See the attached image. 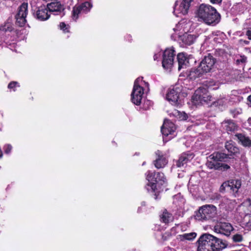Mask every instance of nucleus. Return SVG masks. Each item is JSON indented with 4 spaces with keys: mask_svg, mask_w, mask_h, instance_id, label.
I'll use <instances>...</instances> for the list:
<instances>
[{
    "mask_svg": "<svg viewBox=\"0 0 251 251\" xmlns=\"http://www.w3.org/2000/svg\"><path fill=\"white\" fill-rule=\"evenodd\" d=\"M225 148L229 154L215 151L210 154L208 158L206 165L209 169H214L221 171H226L230 169V166L226 164L221 163L225 161L228 158V155H236L239 153V149L235 145V143L232 141L226 142Z\"/></svg>",
    "mask_w": 251,
    "mask_h": 251,
    "instance_id": "1",
    "label": "nucleus"
},
{
    "mask_svg": "<svg viewBox=\"0 0 251 251\" xmlns=\"http://www.w3.org/2000/svg\"><path fill=\"white\" fill-rule=\"evenodd\" d=\"M197 243L198 251H221L228 245L226 241L209 233L202 234Z\"/></svg>",
    "mask_w": 251,
    "mask_h": 251,
    "instance_id": "2",
    "label": "nucleus"
},
{
    "mask_svg": "<svg viewBox=\"0 0 251 251\" xmlns=\"http://www.w3.org/2000/svg\"><path fill=\"white\" fill-rule=\"evenodd\" d=\"M146 179L148 181L146 185L147 190L154 193V199L157 200L160 192L167 186V179L164 174L149 171L146 173Z\"/></svg>",
    "mask_w": 251,
    "mask_h": 251,
    "instance_id": "3",
    "label": "nucleus"
},
{
    "mask_svg": "<svg viewBox=\"0 0 251 251\" xmlns=\"http://www.w3.org/2000/svg\"><path fill=\"white\" fill-rule=\"evenodd\" d=\"M198 16L208 25H215L219 23L221 19V16L215 8L204 4L200 5Z\"/></svg>",
    "mask_w": 251,
    "mask_h": 251,
    "instance_id": "4",
    "label": "nucleus"
},
{
    "mask_svg": "<svg viewBox=\"0 0 251 251\" xmlns=\"http://www.w3.org/2000/svg\"><path fill=\"white\" fill-rule=\"evenodd\" d=\"M216 63V59L211 54L205 56L197 68H192L190 72V76L192 78L199 77L203 74L210 72Z\"/></svg>",
    "mask_w": 251,
    "mask_h": 251,
    "instance_id": "5",
    "label": "nucleus"
},
{
    "mask_svg": "<svg viewBox=\"0 0 251 251\" xmlns=\"http://www.w3.org/2000/svg\"><path fill=\"white\" fill-rule=\"evenodd\" d=\"M217 214V208L212 204H206L200 207L195 212V218L198 221H207L215 217Z\"/></svg>",
    "mask_w": 251,
    "mask_h": 251,
    "instance_id": "6",
    "label": "nucleus"
},
{
    "mask_svg": "<svg viewBox=\"0 0 251 251\" xmlns=\"http://www.w3.org/2000/svg\"><path fill=\"white\" fill-rule=\"evenodd\" d=\"M28 5L27 2L22 3L18 7V11L15 16L16 25L23 27L26 23V18L28 14Z\"/></svg>",
    "mask_w": 251,
    "mask_h": 251,
    "instance_id": "7",
    "label": "nucleus"
},
{
    "mask_svg": "<svg viewBox=\"0 0 251 251\" xmlns=\"http://www.w3.org/2000/svg\"><path fill=\"white\" fill-rule=\"evenodd\" d=\"M144 89L139 85L138 79H136L131 94V100L133 103L136 105H140L144 94Z\"/></svg>",
    "mask_w": 251,
    "mask_h": 251,
    "instance_id": "8",
    "label": "nucleus"
},
{
    "mask_svg": "<svg viewBox=\"0 0 251 251\" xmlns=\"http://www.w3.org/2000/svg\"><path fill=\"white\" fill-rule=\"evenodd\" d=\"M175 50L173 48L166 49L163 54L162 67L165 69H171L174 64L175 57Z\"/></svg>",
    "mask_w": 251,
    "mask_h": 251,
    "instance_id": "9",
    "label": "nucleus"
},
{
    "mask_svg": "<svg viewBox=\"0 0 251 251\" xmlns=\"http://www.w3.org/2000/svg\"><path fill=\"white\" fill-rule=\"evenodd\" d=\"M181 89L178 87H174L169 89L166 94L167 100L171 102L172 104L178 106L181 105V100L179 99Z\"/></svg>",
    "mask_w": 251,
    "mask_h": 251,
    "instance_id": "10",
    "label": "nucleus"
},
{
    "mask_svg": "<svg viewBox=\"0 0 251 251\" xmlns=\"http://www.w3.org/2000/svg\"><path fill=\"white\" fill-rule=\"evenodd\" d=\"M92 7V4L89 1L84 2L80 4L75 5L73 8L72 18L76 21L81 13H88Z\"/></svg>",
    "mask_w": 251,
    "mask_h": 251,
    "instance_id": "11",
    "label": "nucleus"
},
{
    "mask_svg": "<svg viewBox=\"0 0 251 251\" xmlns=\"http://www.w3.org/2000/svg\"><path fill=\"white\" fill-rule=\"evenodd\" d=\"M233 230L232 226L229 223L220 222L214 226V231L221 234L229 236Z\"/></svg>",
    "mask_w": 251,
    "mask_h": 251,
    "instance_id": "12",
    "label": "nucleus"
},
{
    "mask_svg": "<svg viewBox=\"0 0 251 251\" xmlns=\"http://www.w3.org/2000/svg\"><path fill=\"white\" fill-rule=\"evenodd\" d=\"M156 159L153 161V164L157 169L163 168L168 163V160L165 154L160 150L155 151Z\"/></svg>",
    "mask_w": 251,
    "mask_h": 251,
    "instance_id": "13",
    "label": "nucleus"
},
{
    "mask_svg": "<svg viewBox=\"0 0 251 251\" xmlns=\"http://www.w3.org/2000/svg\"><path fill=\"white\" fill-rule=\"evenodd\" d=\"M50 12L54 13V15H64V6L59 1L52 2L47 5Z\"/></svg>",
    "mask_w": 251,
    "mask_h": 251,
    "instance_id": "14",
    "label": "nucleus"
},
{
    "mask_svg": "<svg viewBox=\"0 0 251 251\" xmlns=\"http://www.w3.org/2000/svg\"><path fill=\"white\" fill-rule=\"evenodd\" d=\"M49 11L47 5H41L38 7L36 13L34 14V16L37 20L41 21L47 20L50 17Z\"/></svg>",
    "mask_w": 251,
    "mask_h": 251,
    "instance_id": "15",
    "label": "nucleus"
},
{
    "mask_svg": "<svg viewBox=\"0 0 251 251\" xmlns=\"http://www.w3.org/2000/svg\"><path fill=\"white\" fill-rule=\"evenodd\" d=\"M194 154L190 152H183L179 157L178 159L176 161V166L177 167H181L186 164L194 158Z\"/></svg>",
    "mask_w": 251,
    "mask_h": 251,
    "instance_id": "16",
    "label": "nucleus"
},
{
    "mask_svg": "<svg viewBox=\"0 0 251 251\" xmlns=\"http://www.w3.org/2000/svg\"><path fill=\"white\" fill-rule=\"evenodd\" d=\"M208 90L206 88L202 86L199 87L195 92L192 97V99L194 102L196 103H201V98L205 95Z\"/></svg>",
    "mask_w": 251,
    "mask_h": 251,
    "instance_id": "17",
    "label": "nucleus"
},
{
    "mask_svg": "<svg viewBox=\"0 0 251 251\" xmlns=\"http://www.w3.org/2000/svg\"><path fill=\"white\" fill-rule=\"evenodd\" d=\"M175 131L174 125L172 122H164L161 126V131L163 135L167 136L174 133Z\"/></svg>",
    "mask_w": 251,
    "mask_h": 251,
    "instance_id": "18",
    "label": "nucleus"
},
{
    "mask_svg": "<svg viewBox=\"0 0 251 251\" xmlns=\"http://www.w3.org/2000/svg\"><path fill=\"white\" fill-rule=\"evenodd\" d=\"M174 217L173 214L169 212L166 209L163 210L162 213L160 215V220L165 224H168L171 222H173Z\"/></svg>",
    "mask_w": 251,
    "mask_h": 251,
    "instance_id": "19",
    "label": "nucleus"
},
{
    "mask_svg": "<svg viewBox=\"0 0 251 251\" xmlns=\"http://www.w3.org/2000/svg\"><path fill=\"white\" fill-rule=\"evenodd\" d=\"M177 59L178 64V70L186 68L187 63H188V59L185 53L183 52L179 53L177 55Z\"/></svg>",
    "mask_w": 251,
    "mask_h": 251,
    "instance_id": "20",
    "label": "nucleus"
},
{
    "mask_svg": "<svg viewBox=\"0 0 251 251\" xmlns=\"http://www.w3.org/2000/svg\"><path fill=\"white\" fill-rule=\"evenodd\" d=\"M230 183L231 187L230 189H232V195L236 197L241 186V181L240 179H230Z\"/></svg>",
    "mask_w": 251,
    "mask_h": 251,
    "instance_id": "21",
    "label": "nucleus"
},
{
    "mask_svg": "<svg viewBox=\"0 0 251 251\" xmlns=\"http://www.w3.org/2000/svg\"><path fill=\"white\" fill-rule=\"evenodd\" d=\"M239 142L244 147H251V139L242 133H238L235 135Z\"/></svg>",
    "mask_w": 251,
    "mask_h": 251,
    "instance_id": "22",
    "label": "nucleus"
},
{
    "mask_svg": "<svg viewBox=\"0 0 251 251\" xmlns=\"http://www.w3.org/2000/svg\"><path fill=\"white\" fill-rule=\"evenodd\" d=\"M223 124L224 125L225 128L227 132L234 131L237 129V126L233 120H225Z\"/></svg>",
    "mask_w": 251,
    "mask_h": 251,
    "instance_id": "23",
    "label": "nucleus"
},
{
    "mask_svg": "<svg viewBox=\"0 0 251 251\" xmlns=\"http://www.w3.org/2000/svg\"><path fill=\"white\" fill-rule=\"evenodd\" d=\"M239 210H243L245 216L249 214V211H251V199H247L239 206Z\"/></svg>",
    "mask_w": 251,
    "mask_h": 251,
    "instance_id": "24",
    "label": "nucleus"
},
{
    "mask_svg": "<svg viewBox=\"0 0 251 251\" xmlns=\"http://www.w3.org/2000/svg\"><path fill=\"white\" fill-rule=\"evenodd\" d=\"M193 0H182L179 7V10L181 13L183 15L187 14L191 3Z\"/></svg>",
    "mask_w": 251,
    "mask_h": 251,
    "instance_id": "25",
    "label": "nucleus"
},
{
    "mask_svg": "<svg viewBox=\"0 0 251 251\" xmlns=\"http://www.w3.org/2000/svg\"><path fill=\"white\" fill-rule=\"evenodd\" d=\"M230 183V180L223 182L220 186V192L221 193H224L226 191H227L232 194V189H230V187H231Z\"/></svg>",
    "mask_w": 251,
    "mask_h": 251,
    "instance_id": "26",
    "label": "nucleus"
},
{
    "mask_svg": "<svg viewBox=\"0 0 251 251\" xmlns=\"http://www.w3.org/2000/svg\"><path fill=\"white\" fill-rule=\"evenodd\" d=\"M197 234L195 232H191L189 233H185L182 235H180V239L181 241L184 240H192L196 238Z\"/></svg>",
    "mask_w": 251,
    "mask_h": 251,
    "instance_id": "27",
    "label": "nucleus"
},
{
    "mask_svg": "<svg viewBox=\"0 0 251 251\" xmlns=\"http://www.w3.org/2000/svg\"><path fill=\"white\" fill-rule=\"evenodd\" d=\"M202 85V87L206 88V90H208V89L211 88L215 85V82L212 79L206 80L203 82Z\"/></svg>",
    "mask_w": 251,
    "mask_h": 251,
    "instance_id": "28",
    "label": "nucleus"
},
{
    "mask_svg": "<svg viewBox=\"0 0 251 251\" xmlns=\"http://www.w3.org/2000/svg\"><path fill=\"white\" fill-rule=\"evenodd\" d=\"M231 238L234 243L241 242L244 239L243 235L239 233H236L233 235Z\"/></svg>",
    "mask_w": 251,
    "mask_h": 251,
    "instance_id": "29",
    "label": "nucleus"
},
{
    "mask_svg": "<svg viewBox=\"0 0 251 251\" xmlns=\"http://www.w3.org/2000/svg\"><path fill=\"white\" fill-rule=\"evenodd\" d=\"M213 100V98L212 97L209 95V94L208 92H206L205 95L202 98H201V104H203V103H208L209 102Z\"/></svg>",
    "mask_w": 251,
    "mask_h": 251,
    "instance_id": "30",
    "label": "nucleus"
},
{
    "mask_svg": "<svg viewBox=\"0 0 251 251\" xmlns=\"http://www.w3.org/2000/svg\"><path fill=\"white\" fill-rule=\"evenodd\" d=\"M59 26L60 29L62 30L64 33L70 32V26L69 25H66L64 22H61Z\"/></svg>",
    "mask_w": 251,
    "mask_h": 251,
    "instance_id": "31",
    "label": "nucleus"
},
{
    "mask_svg": "<svg viewBox=\"0 0 251 251\" xmlns=\"http://www.w3.org/2000/svg\"><path fill=\"white\" fill-rule=\"evenodd\" d=\"M174 227H172L170 231L165 232L162 236V238L164 241H167L172 236V232L174 230Z\"/></svg>",
    "mask_w": 251,
    "mask_h": 251,
    "instance_id": "32",
    "label": "nucleus"
},
{
    "mask_svg": "<svg viewBox=\"0 0 251 251\" xmlns=\"http://www.w3.org/2000/svg\"><path fill=\"white\" fill-rule=\"evenodd\" d=\"M196 38V36L194 35H188L186 38L185 42L187 44L191 45L194 43Z\"/></svg>",
    "mask_w": 251,
    "mask_h": 251,
    "instance_id": "33",
    "label": "nucleus"
},
{
    "mask_svg": "<svg viewBox=\"0 0 251 251\" xmlns=\"http://www.w3.org/2000/svg\"><path fill=\"white\" fill-rule=\"evenodd\" d=\"M20 85L17 81H11L8 85V88L13 91H15L17 87H19Z\"/></svg>",
    "mask_w": 251,
    "mask_h": 251,
    "instance_id": "34",
    "label": "nucleus"
},
{
    "mask_svg": "<svg viewBox=\"0 0 251 251\" xmlns=\"http://www.w3.org/2000/svg\"><path fill=\"white\" fill-rule=\"evenodd\" d=\"M153 103L150 100H145L143 104V108L145 110H148L152 106Z\"/></svg>",
    "mask_w": 251,
    "mask_h": 251,
    "instance_id": "35",
    "label": "nucleus"
},
{
    "mask_svg": "<svg viewBox=\"0 0 251 251\" xmlns=\"http://www.w3.org/2000/svg\"><path fill=\"white\" fill-rule=\"evenodd\" d=\"M247 59V57L245 56V55L241 56L240 57V58L237 59L236 60V64L237 65H239L240 64H244L246 62Z\"/></svg>",
    "mask_w": 251,
    "mask_h": 251,
    "instance_id": "36",
    "label": "nucleus"
},
{
    "mask_svg": "<svg viewBox=\"0 0 251 251\" xmlns=\"http://www.w3.org/2000/svg\"><path fill=\"white\" fill-rule=\"evenodd\" d=\"M3 149L5 154H9L12 149V147L10 144H6L3 146Z\"/></svg>",
    "mask_w": 251,
    "mask_h": 251,
    "instance_id": "37",
    "label": "nucleus"
},
{
    "mask_svg": "<svg viewBox=\"0 0 251 251\" xmlns=\"http://www.w3.org/2000/svg\"><path fill=\"white\" fill-rule=\"evenodd\" d=\"M230 114L233 118H235L237 115L240 114V112L236 108L231 109L229 110Z\"/></svg>",
    "mask_w": 251,
    "mask_h": 251,
    "instance_id": "38",
    "label": "nucleus"
},
{
    "mask_svg": "<svg viewBox=\"0 0 251 251\" xmlns=\"http://www.w3.org/2000/svg\"><path fill=\"white\" fill-rule=\"evenodd\" d=\"M179 113L178 116L179 118L180 119L182 120H186L188 118L187 115L185 112H182L180 113L179 112H178Z\"/></svg>",
    "mask_w": 251,
    "mask_h": 251,
    "instance_id": "39",
    "label": "nucleus"
},
{
    "mask_svg": "<svg viewBox=\"0 0 251 251\" xmlns=\"http://www.w3.org/2000/svg\"><path fill=\"white\" fill-rule=\"evenodd\" d=\"M245 229L248 231H251V220L246 223Z\"/></svg>",
    "mask_w": 251,
    "mask_h": 251,
    "instance_id": "40",
    "label": "nucleus"
},
{
    "mask_svg": "<svg viewBox=\"0 0 251 251\" xmlns=\"http://www.w3.org/2000/svg\"><path fill=\"white\" fill-rule=\"evenodd\" d=\"M213 104L217 106L218 104L219 105H223V101L222 100H218L217 101H215L213 102Z\"/></svg>",
    "mask_w": 251,
    "mask_h": 251,
    "instance_id": "41",
    "label": "nucleus"
},
{
    "mask_svg": "<svg viewBox=\"0 0 251 251\" xmlns=\"http://www.w3.org/2000/svg\"><path fill=\"white\" fill-rule=\"evenodd\" d=\"M222 0H210V2L213 4H220L221 3Z\"/></svg>",
    "mask_w": 251,
    "mask_h": 251,
    "instance_id": "42",
    "label": "nucleus"
},
{
    "mask_svg": "<svg viewBox=\"0 0 251 251\" xmlns=\"http://www.w3.org/2000/svg\"><path fill=\"white\" fill-rule=\"evenodd\" d=\"M246 35L248 36V38L251 40V30H248L246 32Z\"/></svg>",
    "mask_w": 251,
    "mask_h": 251,
    "instance_id": "43",
    "label": "nucleus"
},
{
    "mask_svg": "<svg viewBox=\"0 0 251 251\" xmlns=\"http://www.w3.org/2000/svg\"><path fill=\"white\" fill-rule=\"evenodd\" d=\"M239 42L241 44L248 45L249 44V41L243 39H240Z\"/></svg>",
    "mask_w": 251,
    "mask_h": 251,
    "instance_id": "44",
    "label": "nucleus"
},
{
    "mask_svg": "<svg viewBox=\"0 0 251 251\" xmlns=\"http://www.w3.org/2000/svg\"><path fill=\"white\" fill-rule=\"evenodd\" d=\"M146 206V202L145 201H143L142 203H141V206L139 207L138 209V211H139L140 210H142V208L143 207H145Z\"/></svg>",
    "mask_w": 251,
    "mask_h": 251,
    "instance_id": "45",
    "label": "nucleus"
},
{
    "mask_svg": "<svg viewBox=\"0 0 251 251\" xmlns=\"http://www.w3.org/2000/svg\"><path fill=\"white\" fill-rule=\"evenodd\" d=\"M247 100L248 104L249 105V106L251 107V95L248 97Z\"/></svg>",
    "mask_w": 251,
    "mask_h": 251,
    "instance_id": "46",
    "label": "nucleus"
},
{
    "mask_svg": "<svg viewBox=\"0 0 251 251\" xmlns=\"http://www.w3.org/2000/svg\"><path fill=\"white\" fill-rule=\"evenodd\" d=\"M126 38L130 42L132 40L131 39V36L130 35H127L126 37Z\"/></svg>",
    "mask_w": 251,
    "mask_h": 251,
    "instance_id": "47",
    "label": "nucleus"
},
{
    "mask_svg": "<svg viewBox=\"0 0 251 251\" xmlns=\"http://www.w3.org/2000/svg\"><path fill=\"white\" fill-rule=\"evenodd\" d=\"M249 123L250 125L251 126V118H250L249 119Z\"/></svg>",
    "mask_w": 251,
    "mask_h": 251,
    "instance_id": "48",
    "label": "nucleus"
}]
</instances>
